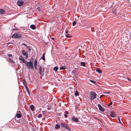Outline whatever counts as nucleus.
<instances>
[{
	"mask_svg": "<svg viewBox=\"0 0 131 131\" xmlns=\"http://www.w3.org/2000/svg\"><path fill=\"white\" fill-rule=\"evenodd\" d=\"M26 66L29 69H34L32 61H30L27 62L26 64Z\"/></svg>",
	"mask_w": 131,
	"mask_h": 131,
	"instance_id": "obj_1",
	"label": "nucleus"
},
{
	"mask_svg": "<svg viewBox=\"0 0 131 131\" xmlns=\"http://www.w3.org/2000/svg\"><path fill=\"white\" fill-rule=\"evenodd\" d=\"M96 94L94 92L92 91H91L90 93V96L89 97L90 100L91 101L93 100L96 98Z\"/></svg>",
	"mask_w": 131,
	"mask_h": 131,
	"instance_id": "obj_2",
	"label": "nucleus"
},
{
	"mask_svg": "<svg viewBox=\"0 0 131 131\" xmlns=\"http://www.w3.org/2000/svg\"><path fill=\"white\" fill-rule=\"evenodd\" d=\"M60 125L61 126L66 129H67L68 130H70V129L69 127V126L67 124L65 123H60Z\"/></svg>",
	"mask_w": 131,
	"mask_h": 131,
	"instance_id": "obj_3",
	"label": "nucleus"
},
{
	"mask_svg": "<svg viewBox=\"0 0 131 131\" xmlns=\"http://www.w3.org/2000/svg\"><path fill=\"white\" fill-rule=\"evenodd\" d=\"M21 34L17 33H15L12 36V37L13 38H21Z\"/></svg>",
	"mask_w": 131,
	"mask_h": 131,
	"instance_id": "obj_4",
	"label": "nucleus"
},
{
	"mask_svg": "<svg viewBox=\"0 0 131 131\" xmlns=\"http://www.w3.org/2000/svg\"><path fill=\"white\" fill-rule=\"evenodd\" d=\"M45 70L44 68L42 67H40L39 68V72L40 74L43 76L44 75V72Z\"/></svg>",
	"mask_w": 131,
	"mask_h": 131,
	"instance_id": "obj_5",
	"label": "nucleus"
},
{
	"mask_svg": "<svg viewBox=\"0 0 131 131\" xmlns=\"http://www.w3.org/2000/svg\"><path fill=\"white\" fill-rule=\"evenodd\" d=\"M23 4V2L22 1H18L17 3V5L19 6H21Z\"/></svg>",
	"mask_w": 131,
	"mask_h": 131,
	"instance_id": "obj_6",
	"label": "nucleus"
},
{
	"mask_svg": "<svg viewBox=\"0 0 131 131\" xmlns=\"http://www.w3.org/2000/svg\"><path fill=\"white\" fill-rule=\"evenodd\" d=\"M97 106L100 111L102 112H104V109L100 104H98Z\"/></svg>",
	"mask_w": 131,
	"mask_h": 131,
	"instance_id": "obj_7",
	"label": "nucleus"
},
{
	"mask_svg": "<svg viewBox=\"0 0 131 131\" xmlns=\"http://www.w3.org/2000/svg\"><path fill=\"white\" fill-rule=\"evenodd\" d=\"M18 112L19 113L16 114V116L17 118H20L22 116L21 115V112L20 111H18Z\"/></svg>",
	"mask_w": 131,
	"mask_h": 131,
	"instance_id": "obj_8",
	"label": "nucleus"
},
{
	"mask_svg": "<svg viewBox=\"0 0 131 131\" xmlns=\"http://www.w3.org/2000/svg\"><path fill=\"white\" fill-rule=\"evenodd\" d=\"M72 121L75 122H79V120L77 118H75L74 116H72Z\"/></svg>",
	"mask_w": 131,
	"mask_h": 131,
	"instance_id": "obj_9",
	"label": "nucleus"
},
{
	"mask_svg": "<svg viewBox=\"0 0 131 131\" xmlns=\"http://www.w3.org/2000/svg\"><path fill=\"white\" fill-rule=\"evenodd\" d=\"M110 115L112 117H114L115 116V114L114 112H112L110 113Z\"/></svg>",
	"mask_w": 131,
	"mask_h": 131,
	"instance_id": "obj_10",
	"label": "nucleus"
},
{
	"mask_svg": "<svg viewBox=\"0 0 131 131\" xmlns=\"http://www.w3.org/2000/svg\"><path fill=\"white\" fill-rule=\"evenodd\" d=\"M22 54L24 56H25L28 54L27 52H26L24 50H22Z\"/></svg>",
	"mask_w": 131,
	"mask_h": 131,
	"instance_id": "obj_11",
	"label": "nucleus"
},
{
	"mask_svg": "<svg viewBox=\"0 0 131 131\" xmlns=\"http://www.w3.org/2000/svg\"><path fill=\"white\" fill-rule=\"evenodd\" d=\"M30 28L34 30L36 29V26L34 25H31L30 26Z\"/></svg>",
	"mask_w": 131,
	"mask_h": 131,
	"instance_id": "obj_12",
	"label": "nucleus"
},
{
	"mask_svg": "<svg viewBox=\"0 0 131 131\" xmlns=\"http://www.w3.org/2000/svg\"><path fill=\"white\" fill-rule=\"evenodd\" d=\"M30 107V109L32 111H33L34 110V106L33 105H31Z\"/></svg>",
	"mask_w": 131,
	"mask_h": 131,
	"instance_id": "obj_13",
	"label": "nucleus"
},
{
	"mask_svg": "<svg viewBox=\"0 0 131 131\" xmlns=\"http://www.w3.org/2000/svg\"><path fill=\"white\" fill-rule=\"evenodd\" d=\"M5 10L3 9H0V14H3L5 13Z\"/></svg>",
	"mask_w": 131,
	"mask_h": 131,
	"instance_id": "obj_14",
	"label": "nucleus"
},
{
	"mask_svg": "<svg viewBox=\"0 0 131 131\" xmlns=\"http://www.w3.org/2000/svg\"><path fill=\"white\" fill-rule=\"evenodd\" d=\"M25 88L26 89L27 91L28 92L29 94L30 95V92H29V91L28 89L27 86H26V85L25 86Z\"/></svg>",
	"mask_w": 131,
	"mask_h": 131,
	"instance_id": "obj_15",
	"label": "nucleus"
},
{
	"mask_svg": "<svg viewBox=\"0 0 131 131\" xmlns=\"http://www.w3.org/2000/svg\"><path fill=\"white\" fill-rule=\"evenodd\" d=\"M96 72H98L99 73H101L102 72L101 70L98 68L96 69Z\"/></svg>",
	"mask_w": 131,
	"mask_h": 131,
	"instance_id": "obj_16",
	"label": "nucleus"
},
{
	"mask_svg": "<svg viewBox=\"0 0 131 131\" xmlns=\"http://www.w3.org/2000/svg\"><path fill=\"white\" fill-rule=\"evenodd\" d=\"M60 127V126L59 125L57 124L56 125L55 127V128L56 129H59Z\"/></svg>",
	"mask_w": 131,
	"mask_h": 131,
	"instance_id": "obj_17",
	"label": "nucleus"
},
{
	"mask_svg": "<svg viewBox=\"0 0 131 131\" xmlns=\"http://www.w3.org/2000/svg\"><path fill=\"white\" fill-rule=\"evenodd\" d=\"M23 83L24 84V85H25V86H27V83L26 82V81L25 80H24L23 81Z\"/></svg>",
	"mask_w": 131,
	"mask_h": 131,
	"instance_id": "obj_18",
	"label": "nucleus"
},
{
	"mask_svg": "<svg viewBox=\"0 0 131 131\" xmlns=\"http://www.w3.org/2000/svg\"><path fill=\"white\" fill-rule=\"evenodd\" d=\"M58 69V67L57 66H56L54 68L53 70L54 71H57Z\"/></svg>",
	"mask_w": 131,
	"mask_h": 131,
	"instance_id": "obj_19",
	"label": "nucleus"
},
{
	"mask_svg": "<svg viewBox=\"0 0 131 131\" xmlns=\"http://www.w3.org/2000/svg\"><path fill=\"white\" fill-rule=\"evenodd\" d=\"M45 54L43 53L42 57L41 58V59H42L43 60H45Z\"/></svg>",
	"mask_w": 131,
	"mask_h": 131,
	"instance_id": "obj_20",
	"label": "nucleus"
},
{
	"mask_svg": "<svg viewBox=\"0 0 131 131\" xmlns=\"http://www.w3.org/2000/svg\"><path fill=\"white\" fill-rule=\"evenodd\" d=\"M75 95L76 96H77L79 95V94L78 92L77 91H76L75 92Z\"/></svg>",
	"mask_w": 131,
	"mask_h": 131,
	"instance_id": "obj_21",
	"label": "nucleus"
},
{
	"mask_svg": "<svg viewBox=\"0 0 131 131\" xmlns=\"http://www.w3.org/2000/svg\"><path fill=\"white\" fill-rule=\"evenodd\" d=\"M37 60H35L34 62V66H37Z\"/></svg>",
	"mask_w": 131,
	"mask_h": 131,
	"instance_id": "obj_22",
	"label": "nucleus"
},
{
	"mask_svg": "<svg viewBox=\"0 0 131 131\" xmlns=\"http://www.w3.org/2000/svg\"><path fill=\"white\" fill-rule=\"evenodd\" d=\"M81 65L84 67H85V62H81Z\"/></svg>",
	"mask_w": 131,
	"mask_h": 131,
	"instance_id": "obj_23",
	"label": "nucleus"
},
{
	"mask_svg": "<svg viewBox=\"0 0 131 131\" xmlns=\"http://www.w3.org/2000/svg\"><path fill=\"white\" fill-rule=\"evenodd\" d=\"M66 36L67 38H70L72 36L70 35V34H67V35H66Z\"/></svg>",
	"mask_w": 131,
	"mask_h": 131,
	"instance_id": "obj_24",
	"label": "nucleus"
},
{
	"mask_svg": "<svg viewBox=\"0 0 131 131\" xmlns=\"http://www.w3.org/2000/svg\"><path fill=\"white\" fill-rule=\"evenodd\" d=\"M66 68V67L65 66H63L61 67H60V69L61 70L62 69H64Z\"/></svg>",
	"mask_w": 131,
	"mask_h": 131,
	"instance_id": "obj_25",
	"label": "nucleus"
},
{
	"mask_svg": "<svg viewBox=\"0 0 131 131\" xmlns=\"http://www.w3.org/2000/svg\"><path fill=\"white\" fill-rule=\"evenodd\" d=\"M19 59L20 60H23L24 59V58H23V57L22 56H20L19 57Z\"/></svg>",
	"mask_w": 131,
	"mask_h": 131,
	"instance_id": "obj_26",
	"label": "nucleus"
},
{
	"mask_svg": "<svg viewBox=\"0 0 131 131\" xmlns=\"http://www.w3.org/2000/svg\"><path fill=\"white\" fill-rule=\"evenodd\" d=\"M22 62L23 63H25V64L26 65V64L27 62V61L26 60H25L24 59L23 60H22Z\"/></svg>",
	"mask_w": 131,
	"mask_h": 131,
	"instance_id": "obj_27",
	"label": "nucleus"
},
{
	"mask_svg": "<svg viewBox=\"0 0 131 131\" xmlns=\"http://www.w3.org/2000/svg\"><path fill=\"white\" fill-rule=\"evenodd\" d=\"M113 13L114 14L116 15L117 14V10H115L114 11H113Z\"/></svg>",
	"mask_w": 131,
	"mask_h": 131,
	"instance_id": "obj_28",
	"label": "nucleus"
},
{
	"mask_svg": "<svg viewBox=\"0 0 131 131\" xmlns=\"http://www.w3.org/2000/svg\"><path fill=\"white\" fill-rule=\"evenodd\" d=\"M76 22L74 21H73L72 23V25L73 26H75L76 24Z\"/></svg>",
	"mask_w": 131,
	"mask_h": 131,
	"instance_id": "obj_29",
	"label": "nucleus"
},
{
	"mask_svg": "<svg viewBox=\"0 0 131 131\" xmlns=\"http://www.w3.org/2000/svg\"><path fill=\"white\" fill-rule=\"evenodd\" d=\"M42 117V115L41 114H39L38 116V117L39 118H41Z\"/></svg>",
	"mask_w": 131,
	"mask_h": 131,
	"instance_id": "obj_30",
	"label": "nucleus"
},
{
	"mask_svg": "<svg viewBox=\"0 0 131 131\" xmlns=\"http://www.w3.org/2000/svg\"><path fill=\"white\" fill-rule=\"evenodd\" d=\"M118 122L119 123H121L122 125H123L122 123L121 122V121H120V118L119 117L118 118Z\"/></svg>",
	"mask_w": 131,
	"mask_h": 131,
	"instance_id": "obj_31",
	"label": "nucleus"
},
{
	"mask_svg": "<svg viewBox=\"0 0 131 131\" xmlns=\"http://www.w3.org/2000/svg\"><path fill=\"white\" fill-rule=\"evenodd\" d=\"M8 59L9 60V61H11V62H13V60L12 59L10 58H9Z\"/></svg>",
	"mask_w": 131,
	"mask_h": 131,
	"instance_id": "obj_32",
	"label": "nucleus"
},
{
	"mask_svg": "<svg viewBox=\"0 0 131 131\" xmlns=\"http://www.w3.org/2000/svg\"><path fill=\"white\" fill-rule=\"evenodd\" d=\"M27 48L29 51H30L31 50V49L30 48V47H29L27 46Z\"/></svg>",
	"mask_w": 131,
	"mask_h": 131,
	"instance_id": "obj_33",
	"label": "nucleus"
},
{
	"mask_svg": "<svg viewBox=\"0 0 131 131\" xmlns=\"http://www.w3.org/2000/svg\"><path fill=\"white\" fill-rule=\"evenodd\" d=\"M76 71V70H73L72 71V73H74Z\"/></svg>",
	"mask_w": 131,
	"mask_h": 131,
	"instance_id": "obj_34",
	"label": "nucleus"
},
{
	"mask_svg": "<svg viewBox=\"0 0 131 131\" xmlns=\"http://www.w3.org/2000/svg\"><path fill=\"white\" fill-rule=\"evenodd\" d=\"M90 81L91 82L93 83H95V82L94 81L92 80H90Z\"/></svg>",
	"mask_w": 131,
	"mask_h": 131,
	"instance_id": "obj_35",
	"label": "nucleus"
},
{
	"mask_svg": "<svg viewBox=\"0 0 131 131\" xmlns=\"http://www.w3.org/2000/svg\"><path fill=\"white\" fill-rule=\"evenodd\" d=\"M8 56L9 57H12V55L10 54H7Z\"/></svg>",
	"mask_w": 131,
	"mask_h": 131,
	"instance_id": "obj_36",
	"label": "nucleus"
},
{
	"mask_svg": "<svg viewBox=\"0 0 131 131\" xmlns=\"http://www.w3.org/2000/svg\"><path fill=\"white\" fill-rule=\"evenodd\" d=\"M40 7H38L37 8V9L38 10H39V11H40Z\"/></svg>",
	"mask_w": 131,
	"mask_h": 131,
	"instance_id": "obj_37",
	"label": "nucleus"
},
{
	"mask_svg": "<svg viewBox=\"0 0 131 131\" xmlns=\"http://www.w3.org/2000/svg\"><path fill=\"white\" fill-rule=\"evenodd\" d=\"M34 66V67H35V69H36V70H37V66Z\"/></svg>",
	"mask_w": 131,
	"mask_h": 131,
	"instance_id": "obj_38",
	"label": "nucleus"
},
{
	"mask_svg": "<svg viewBox=\"0 0 131 131\" xmlns=\"http://www.w3.org/2000/svg\"><path fill=\"white\" fill-rule=\"evenodd\" d=\"M104 93L109 94H110V92H104Z\"/></svg>",
	"mask_w": 131,
	"mask_h": 131,
	"instance_id": "obj_39",
	"label": "nucleus"
},
{
	"mask_svg": "<svg viewBox=\"0 0 131 131\" xmlns=\"http://www.w3.org/2000/svg\"><path fill=\"white\" fill-rule=\"evenodd\" d=\"M104 96V95H101L100 96V98H101V97H103V96Z\"/></svg>",
	"mask_w": 131,
	"mask_h": 131,
	"instance_id": "obj_40",
	"label": "nucleus"
},
{
	"mask_svg": "<svg viewBox=\"0 0 131 131\" xmlns=\"http://www.w3.org/2000/svg\"><path fill=\"white\" fill-rule=\"evenodd\" d=\"M112 104V102H111L108 105V106H110V105H111V104Z\"/></svg>",
	"mask_w": 131,
	"mask_h": 131,
	"instance_id": "obj_41",
	"label": "nucleus"
},
{
	"mask_svg": "<svg viewBox=\"0 0 131 131\" xmlns=\"http://www.w3.org/2000/svg\"><path fill=\"white\" fill-rule=\"evenodd\" d=\"M26 59L27 58H28V54H27V55H26Z\"/></svg>",
	"mask_w": 131,
	"mask_h": 131,
	"instance_id": "obj_42",
	"label": "nucleus"
},
{
	"mask_svg": "<svg viewBox=\"0 0 131 131\" xmlns=\"http://www.w3.org/2000/svg\"><path fill=\"white\" fill-rule=\"evenodd\" d=\"M66 114H69V112L68 111H66Z\"/></svg>",
	"mask_w": 131,
	"mask_h": 131,
	"instance_id": "obj_43",
	"label": "nucleus"
},
{
	"mask_svg": "<svg viewBox=\"0 0 131 131\" xmlns=\"http://www.w3.org/2000/svg\"><path fill=\"white\" fill-rule=\"evenodd\" d=\"M64 116H65V117L66 118H67V115L66 114H64Z\"/></svg>",
	"mask_w": 131,
	"mask_h": 131,
	"instance_id": "obj_44",
	"label": "nucleus"
},
{
	"mask_svg": "<svg viewBox=\"0 0 131 131\" xmlns=\"http://www.w3.org/2000/svg\"><path fill=\"white\" fill-rule=\"evenodd\" d=\"M23 45H24L26 47H27V46L26 45L25 43H23Z\"/></svg>",
	"mask_w": 131,
	"mask_h": 131,
	"instance_id": "obj_45",
	"label": "nucleus"
},
{
	"mask_svg": "<svg viewBox=\"0 0 131 131\" xmlns=\"http://www.w3.org/2000/svg\"><path fill=\"white\" fill-rule=\"evenodd\" d=\"M68 33V30H67L66 31V34H67Z\"/></svg>",
	"mask_w": 131,
	"mask_h": 131,
	"instance_id": "obj_46",
	"label": "nucleus"
},
{
	"mask_svg": "<svg viewBox=\"0 0 131 131\" xmlns=\"http://www.w3.org/2000/svg\"><path fill=\"white\" fill-rule=\"evenodd\" d=\"M127 80H128L129 81H130V79L129 78H128V77H127Z\"/></svg>",
	"mask_w": 131,
	"mask_h": 131,
	"instance_id": "obj_47",
	"label": "nucleus"
},
{
	"mask_svg": "<svg viewBox=\"0 0 131 131\" xmlns=\"http://www.w3.org/2000/svg\"><path fill=\"white\" fill-rule=\"evenodd\" d=\"M51 39H52L53 40H54V38H53V37L52 38H51Z\"/></svg>",
	"mask_w": 131,
	"mask_h": 131,
	"instance_id": "obj_48",
	"label": "nucleus"
},
{
	"mask_svg": "<svg viewBox=\"0 0 131 131\" xmlns=\"http://www.w3.org/2000/svg\"><path fill=\"white\" fill-rule=\"evenodd\" d=\"M91 31H92L93 32H94L93 31V30H92V29H91Z\"/></svg>",
	"mask_w": 131,
	"mask_h": 131,
	"instance_id": "obj_49",
	"label": "nucleus"
},
{
	"mask_svg": "<svg viewBox=\"0 0 131 131\" xmlns=\"http://www.w3.org/2000/svg\"><path fill=\"white\" fill-rule=\"evenodd\" d=\"M33 58H32V60H33Z\"/></svg>",
	"mask_w": 131,
	"mask_h": 131,
	"instance_id": "obj_50",
	"label": "nucleus"
},
{
	"mask_svg": "<svg viewBox=\"0 0 131 131\" xmlns=\"http://www.w3.org/2000/svg\"><path fill=\"white\" fill-rule=\"evenodd\" d=\"M33 58H32V60H33Z\"/></svg>",
	"mask_w": 131,
	"mask_h": 131,
	"instance_id": "obj_51",
	"label": "nucleus"
}]
</instances>
